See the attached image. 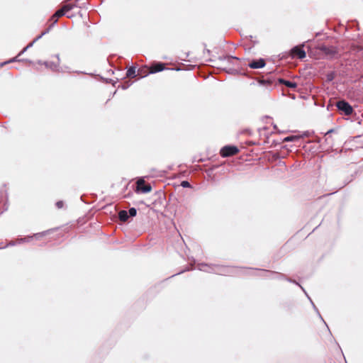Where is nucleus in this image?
<instances>
[{
    "mask_svg": "<svg viewBox=\"0 0 363 363\" xmlns=\"http://www.w3.org/2000/svg\"><path fill=\"white\" fill-rule=\"evenodd\" d=\"M56 229L57 228H50L47 230H45V231H43L40 233H34L33 235H28L24 238H18L16 240H11L5 246L0 247V249H4L7 247L15 246L16 245H20L23 242H30L33 239H35L36 240H39L42 239V238H43L44 236L47 235H49L51 232H52L54 230H56Z\"/></svg>",
    "mask_w": 363,
    "mask_h": 363,
    "instance_id": "f257e3e1",
    "label": "nucleus"
},
{
    "mask_svg": "<svg viewBox=\"0 0 363 363\" xmlns=\"http://www.w3.org/2000/svg\"><path fill=\"white\" fill-rule=\"evenodd\" d=\"M337 107L342 113L346 116H350L352 113V107L345 101H339L337 102Z\"/></svg>",
    "mask_w": 363,
    "mask_h": 363,
    "instance_id": "f03ea898",
    "label": "nucleus"
},
{
    "mask_svg": "<svg viewBox=\"0 0 363 363\" xmlns=\"http://www.w3.org/2000/svg\"><path fill=\"white\" fill-rule=\"evenodd\" d=\"M238 152V149L235 146H225L220 150V155L223 157H227L235 155Z\"/></svg>",
    "mask_w": 363,
    "mask_h": 363,
    "instance_id": "7ed1b4c3",
    "label": "nucleus"
},
{
    "mask_svg": "<svg viewBox=\"0 0 363 363\" xmlns=\"http://www.w3.org/2000/svg\"><path fill=\"white\" fill-rule=\"evenodd\" d=\"M261 271L265 274V277L271 279H283L286 280V278H288L285 274L279 273L274 271L269 270H264L261 269Z\"/></svg>",
    "mask_w": 363,
    "mask_h": 363,
    "instance_id": "20e7f679",
    "label": "nucleus"
},
{
    "mask_svg": "<svg viewBox=\"0 0 363 363\" xmlns=\"http://www.w3.org/2000/svg\"><path fill=\"white\" fill-rule=\"evenodd\" d=\"M291 55L292 58L303 59L306 57V52L303 50V46H296L291 49Z\"/></svg>",
    "mask_w": 363,
    "mask_h": 363,
    "instance_id": "39448f33",
    "label": "nucleus"
},
{
    "mask_svg": "<svg viewBox=\"0 0 363 363\" xmlns=\"http://www.w3.org/2000/svg\"><path fill=\"white\" fill-rule=\"evenodd\" d=\"M58 18H52V17H51V18H50V21H52L53 22H52V23L49 26V28H47L45 30H44L43 32H42V33H41L39 36H38V37H37V38L33 40V43H30L28 45H27V47H26V48H25L21 51V52L19 54V55H20L21 53L24 52H25V51H26L28 48L31 47V46L33 45V43H35V41L38 40H39L40 38H41L44 35H45L46 33H48L50 31V30L51 27H52V26H53V25H54L57 21V19H58Z\"/></svg>",
    "mask_w": 363,
    "mask_h": 363,
    "instance_id": "423d86ee",
    "label": "nucleus"
},
{
    "mask_svg": "<svg viewBox=\"0 0 363 363\" xmlns=\"http://www.w3.org/2000/svg\"><path fill=\"white\" fill-rule=\"evenodd\" d=\"M216 264H208L206 263H199L198 264V269L200 271H203L208 273H216Z\"/></svg>",
    "mask_w": 363,
    "mask_h": 363,
    "instance_id": "0eeeda50",
    "label": "nucleus"
},
{
    "mask_svg": "<svg viewBox=\"0 0 363 363\" xmlns=\"http://www.w3.org/2000/svg\"><path fill=\"white\" fill-rule=\"evenodd\" d=\"M151 189V186L150 184H145V181L143 179H140L137 182V191L142 193H148Z\"/></svg>",
    "mask_w": 363,
    "mask_h": 363,
    "instance_id": "6e6552de",
    "label": "nucleus"
},
{
    "mask_svg": "<svg viewBox=\"0 0 363 363\" xmlns=\"http://www.w3.org/2000/svg\"><path fill=\"white\" fill-rule=\"evenodd\" d=\"M265 66V62L263 59L253 60L249 63V67L252 69H259Z\"/></svg>",
    "mask_w": 363,
    "mask_h": 363,
    "instance_id": "1a4fd4ad",
    "label": "nucleus"
},
{
    "mask_svg": "<svg viewBox=\"0 0 363 363\" xmlns=\"http://www.w3.org/2000/svg\"><path fill=\"white\" fill-rule=\"evenodd\" d=\"M164 69V65L163 63H157L150 68V73H155L162 71Z\"/></svg>",
    "mask_w": 363,
    "mask_h": 363,
    "instance_id": "9d476101",
    "label": "nucleus"
},
{
    "mask_svg": "<svg viewBox=\"0 0 363 363\" xmlns=\"http://www.w3.org/2000/svg\"><path fill=\"white\" fill-rule=\"evenodd\" d=\"M229 272L227 267L223 265H216V271L215 274L220 275H225Z\"/></svg>",
    "mask_w": 363,
    "mask_h": 363,
    "instance_id": "9b49d317",
    "label": "nucleus"
},
{
    "mask_svg": "<svg viewBox=\"0 0 363 363\" xmlns=\"http://www.w3.org/2000/svg\"><path fill=\"white\" fill-rule=\"evenodd\" d=\"M279 82L280 84H284L289 88L295 89L297 86L296 83L291 81H287L284 79H280Z\"/></svg>",
    "mask_w": 363,
    "mask_h": 363,
    "instance_id": "f8f14e48",
    "label": "nucleus"
},
{
    "mask_svg": "<svg viewBox=\"0 0 363 363\" xmlns=\"http://www.w3.org/2000/svg\"><path fill=\"white\" fill-rule=\"evenodd\" d=\"M118 217L121 221H126L129 217L128 211L125 210L121 211L118 213Z\"/></svg>",
    "mask_w": 363,
    "mask_h": 363,
    "instance_id": "ddd939ff",
    "label": "nucleus"
},
{
    "mask_svg": "<svg viewBox=\"0 0 363 363\" xmlns=\"http://www.w3.org/2000/svg\"><path fill=\"white\" fill-rule=\"evenodd\" d=\"M74 7V5L73 4H65L64 5L61 9L62 10H63L64 13L66 14L68 11H69L70 10H72Z\"/></svg>",
    "mask_w": 363,
    "mask_h": 363,
    "instance_id": "4468645a",
    "label": "nucleus"
},
{
    "mask_svg": "<svg viewBox=\"0 0 363 363\" xmlns=\"http://www.w3.org/2000/svg\"><path fill=\"white\" fill-rule=\"evenodd\" d=\"M127 76L130 77H134L135 76V68L130 67L127 71Z\"/></svg>",
    "mask_w": 363,
    "mask_h": 363,
    "instance_id": "2eb2a0df",
    "label": "nucleus"
},
{
    "mask_svg": "<svg viewBox=\"0 0 363 363\" xmlns=\"http://www.w3.org/2000/svg\"><path fill=\"white\" fill-rule=\"evenodd\" d=\"M64 15H65V13H64L63 10L60 9L52 15V18H60Z\"/></svg>",
    "mask_w": 363,
    "mask_h": 363,
    "instance_id": "dca6fc26",
    "label": "nucleus"
},
{
    "mask_svg": "<svg viewBox=\"0 0 363 363\" xmlns=\"http://www.w3.org/2000/svg\"><path fill=\"white\" fill-rule=\"evenodd\" d=\"M136 213H137V210L135 208H130L128 211V214L129 217L135 216Z\"/></svg>",
    "mask_w": 363,
    "mask_h": 363,
    "instance_id": "f3484780",
    "label": "nucleus"
},
{
    "mask_svg": "<svg viewBox=\"0 0 363 363\" xmlns=\"http://www.w3.org/2000/svg\"><path fill=\"white\" fill-rule=\"evenodd\" d=\"M311 303L313 309L315 310V311L318 313V315L320 317V318L321 320H323V318H322L321 315L320 314V312H319L318 309L317 308V307L315 306V305L314 304V303L313 302L312 300H311Z\"/></svg>",
    "mask_w": 363,
    "mask_h": 363,
    "instance_id": "a211bd4d",
    "label": "nucleus"
},
{
    "mask_svg": "<svg viewBox=\"0 0 363 363\" xmlns=\"http://www.w3.org/2000/svg\"><path fill=\"white\" fill-rule=\"evenodd\" d=\"M298 138L296 136H289L284 139L285 142L294 141L295 139Z\"/></svg>",
    "mask_w": 363,
    "mask_h": 363,
    "instance_id": "6ab92c4d",
    "label": "nucleus"
},
{
    "mask_svg": "<svg viewBox=\"0 0 363 363\" xmlns=\"http://www.w3.org/2000/svg\"><path fill=\"white\" fill-rule=\"evenodd\" d=\"M286 281H289V282H290V283L295 284L298 285L300 288H301V286H301V284H298L296 280L292 279H291V278H289V277H288V278H286Z\"/></svg>",
    "mask_w": 363,
    "mask_h": 363,
    "instance_id": "aec40b11",
    "label": "nucleus"
},
{
    "mask_svg": "<svg viewBox=\"0 0 363 363\" xmlns=\"http://www.w3.org/2000/svg\"><path fill=\"white\" fill-rule=\"evenodd\" d=\"M56 206L58 208H61L62 206H63V202L60 201H57L56 203Z\"/></svg>",
    "mask_w": 363,
    "mask_h": 363,
    "instance_id": "412c9836",
    "label": "nucleus"
},
{
    "mask_svg": "<svg viewBox=\"0 0 363 363\" xmlns=\"http://www.w3.org/2000/svg\"><path fill=\"white\" fill-rule=\"evenodd\" d=\"M182 186L183 187H189L190 185H189V183L186 181H184L182 182Z\"/></svg>",
    "mask_w": 363,
    "mask_h": 363,
    "instance_id": "4be33fe9",
    "label": "nucleus"
},
{
    "mask_svg": "<svg viewBox=\"0 0 363 363\" xmlns=\"http://www.w3.org/2000/svg\"><path fill=\"white\" fill-rule=\"evenodd\" d=\"M189 268H186L185 269H184V270L181 271V272H178V273H177V274H175L172 275V277H174V276H176V275H177V274H182V273H183V272H186V271H189Z\"/></svg>",
    "mask_w": 363,
    "mask_h": 363,
    "instance_id": "5701e85b",
    "label": "nucleus"
},
{
    "mask_svg": "<svg viewBox=\"0 0 363 363\" xmlns=\"http://www.w3.org/2000/svg\"><path fill=\"white\" fill-rule=\"evenodd\" d=\"M301 290L304 292V294H306V297L308 298L309 296L308 295L307 292L306 291L305 289L303 287V286H301Z\"/></svg>",
    "mask_w": 363,
    "mask_h": 363,
    "instance_id": "b1692460",
    "label": "nucleus"
},
{
    "mask_svg": "<svg viewBox=\"0 0 363 363\" xmlns=\"http://www.w3.org/2000/svg\"><path fill=\"white\" fill-rule=\"evenodd\" d=\"M16 58H17V57H15V58H13V59L11 60L9 62H15V61H16V60H16Z\"/></svg>",
    "mask_w": 363,
    "mask_h": 363,
    "instance_id": "393cba45",
    "label": "nucleus"
},
{
    "mask_svg": "<svg viewBox=\"0 0 363 363\" xmlns=\"http://www.w3.org/2000/svg\"><path fill=\"white\" fill-rule=\"evenodd\" d=\"M301 233V230L296 233V235H299Z\"/></svg>",
    "mask_w": 363,
    "mask_h": 363,
    "instance_id": "a878e982",
    "label": "nucleus"
},
{
    "mask_svg": "<svg viewBox=\"0 0 363 363\" xmlns=\"http://www.w3.org/2000/svg\"><path fill=\"white\" fill-rule=\"evenodd\" d=\"M315 228H314L313 230H315ZM314 230H312L311 233H308L307 236L306 238H307L309 235H311V233H313Z\"/></svg>",
    "mask_w": 363,
    "mask_h": 363,
    "instance_id": "bb28decb",
    "label": "nucleus"
},
{
    "mask_svg": "<svg viewBox=\"0 0 363 363\" xmlns=\"http://www.w3.org/2000/svg\"><path fill=\"white\" fill-rule=\"evenodd\" d=\"M322 320H323V321L324 322V323L325 324V326H328V324H326V323H325V322L324 321V320L323 319Z\"/></svg>",
    "mask_w": 363,
    "mask_h": 363,
    "instance_id": "cd10ccee",
    "label": "nucleus"
},
{
    "mask_svg": "<svg viewBox=\"0 0 363 363\" xmlns=\"http://www.w3.org/2000/svg\"><path fill=\"white\" fill-rule=\"evenodd\" d=\"M308 298V300H309L310 301H311V300H312V299L311 298V297H310V296H309Z\"/></svg>",
    "mask_w": 363,
    "mask_h": 363,
    "instance_id": "c85d7f7f",
    "label": "nucleus"
}]
</instances>
